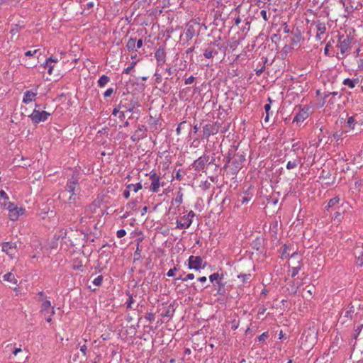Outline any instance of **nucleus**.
<instances>
[{
    "label": "nucleus",
    "instance_id": "obj_1",
    "mask_svg": "<svg viewBox=\"0 0 363 363\" xmlns=\"http://www.w3.org/2000/svg\"><path fill=\"white\" fill-rule=\"evenodd\" d=\"M79 180V173L73 172L71 177L68 178L67 181L65 189L59 193L58 199L66 203H74L80 191Z\"/></svg>",
    "mask_w": 363,
    "mask_h": 363
},
{
    "label": "nucleus",
    "instance_id": "obj_2",
    "mask_svg": "<svg viewBox=\"0 0 363 363\" xmlns=\"http://www.w3.org/2000/svg\"><path fill=\"white\" fill-rule=\"evenodd\" d=\"M140 106V104L139 102L133 98L123 99L118 104V108H121L124 112L131 113V116L129 117V119L134 118L138 119L139 118L140 114V111L139 110Z\"/></svg>",
    "mask_w": 363,
    "mask_h": 363
},
{
    "label": "nucleus",
    "instance_id": "obj_3",
    "mask_svg": "<svg viewBox=\"0 0 363 363\" xmlns=\"http://www.w3.org/2000/svg\"><path fill=\"white\" fill-rule=\"evenodd\" d=\"M352 40L353 38L350 35H338L337 47L340 50L342 55H345L351 48Z\"/></svg>",
    "mask_w": 363,
    "mask_h": 363
},
{
    "label": "nucleus",
    "instance_id": "obj_4",
    "mask_svg": "<svg viewBox=\"0 0 363 363\" xmlns=\"http://www.w3.org/2000/svg\"><path fill=\"white\" fill-rule=\"evenodd\" d=\"M245 160V156L241 154L233 155L231 164L229 166V170L232 175H236L242 167V163Z\"/></svg>",
    "mask_w": 363,
    "mask_h": 363
},
{
    "label": "nucleus",
    "instance_id": "obj_5",
    "mask_svg": "<svg viewBox=\"0 0 363 363\" xmlns=\"http://www.w3.org/2000/svg\"><path fill=\"white\" fill-rule=\"evenodd\" d=\"M50 116L49 112L45 111H40L39 109H34L32 113L29 116L31 121L34 124H38L40 122H45Z\"/></svg>",
    "mask_w": 363,
    "mask_h": 363
},
{
    "label": "nucleus",
    "instance_id": "obj_6",
    "mask_svg": "<svg viewBox=\"0 0 363 363\" xmlns=\"http://www.w3.org/2000/svg\"><path fill=\"white\" fill-rule=\"evenodd\" d=\"M7 210L9 211V217L11 220H17L20 216L24 214L25 209L18 208L13 203H8Z\"/></svg>",
    "mask_w": 363,
    "mask_h": 363
},
{
    "label": "nucleus",
    "instance_id": "obj_7",
    "mask_svg": "<svg viewBox=\"0 0 363 363\" xmlns=\"http://www.w3.org/2000/svg\"><path fill=\"white\" fill-rule=\"evenodd\" d=\"M205 264L202 258L199 256L191 255L188 259V267L190 269L199 270L204 269Z\"/></svg>",
    "mask_w": 363,
    "mask_h": 363
},
{
    "label": "nucleus",
    "instance_id": "obj_8",
    "mask_svg": "<svg viewBox=\"0 0 363 363\" xmlns=\"http://www.w3.org/2000/svg\"><path fill=\"white\" fill-rule=\"evenodd\" d=\"M195 216V213L190 211L189 213L182 218V220H177V228L186 229L190 227L192 223V218Z\"/></svg>",
    "mask_w": 363,
    "mask_h": 363
},
{
    "label": "nucleus",
    "instance_id": "obj_9",
    "mask_svg": "<svg viewBox=\"0 0 363 363\" xmlns=\"http://www.w3.org/2000/svg\"><path fill=\"white\" fill-rule=\"evenodd\" d=\"M150 179L151 181V184L149 188L150 191L152 193H157L160 187L163 186V183L161 184L160 182V177L157 175L155 172L152 171L150 173Z\"/></svg>",
    "mask_w": 363,
    "mask_h": 363
},
{
    "label": "nucleus",
    "instance_id": "obj_10",
    "mask_svg": "<svg viewBox=\"0 0 363 363\" xmlns=\"http://www.w3.org/2000/svg\"><path fill=\"white\" fill-rule=\"evenodd\" d=\"M208 160L209 157L207 155L203 154L194 162L192 167L194 168L195 171L203 172L206 169V164H208Z\"/></svg>",
    "mask_w": 363,
    "mask_h": 363
},
{
    "label": "nucleus",
    "instance_id": "obj_11",
    "mask_svg": "<svg viewBox=\"0 0 363 363\" xmlns=\"http://www.w3.org/2000/svg\"><path fill=\"white\" fill-rule=\"evenodd\" d=\"M2 251L6 253L11 258H13L17 252V243L11 242L2 243Z\"/></svg>",
    "mask_w": 363,
    "mask_h": 363
},
{
    "label": "nucleus",
    "instance_id": "obj_12",
    "mask_svg": "<svg viewBox=\"0 0 363 363\" xmlns=\"http://www.w3.org/2000/svg\"><path fill=\"white\" fill-rule=\"evenodd\" d=\"M216 46L219 47L217 41L211 42L203 49V55L206 58L210 59L218 55V51L216 50Z\"/></svg>",
    "mask_w": 363,
    "mask_h": 363
},
{
    "label": "nucleus",
    "instance_id": "obj_13",
    "mask_svg": "<svg viewBox=\"0 0 363 363\" xmlns=\"http://www.w3.org/2000/svg\"><path fill=\"white\" fill-rule=\"evenodd\" d=\"M309 109L310 108L307 106H304L303 108H301L299 110V111L296 114L295 117L293 119V122L298 123L306 120L309 116Z\"/></svg>",
    "mask_w": 363,
    "mask_h": 363
},
{
    "label": "nucleus",
    "instance_id": "obj_14",
    "mask_svg": "<svg viewBox=\"0 0 363 363\" xmlns=\"http://www.w3.org/2000/svg\"><path fill=\"white\" fill-rule=\"evenodd\" d=\"M155 57L158 66L162 65L165 62L166 54L164 48L160 47L155 53Z\"/></svg>",
    "mask_w": 363,
    "mask_h": 363
},
{
    "label": "nucleus",
    "instance_id": "obj_15",
    "mask_svg": "<svg viewBox=\"0 0 363 363\" xmlns=\"http://www.w3.org/2000/svg\"><path fill=\"white\" fill-rule=\"evenodd\" d=\"M315 25L317 30L315 38L318 40H320L322 39V35L326 31L325 23L318 21L315 22Z\"/></svg>",
    "mask_w": 363,
    "mask_h": 363
},
{
    "label": "nucleus",
    "instance_id": "obj_16",
    "mask_svg": "<svg viewBox=\"0 0 363 363\" xmlns=\"http://www.w3.org/2000/svg\"><path fill=\"white\" fill-rule=\"evenodd\" d=\"M196 34V29L194 28V26L192 24H187L186 31L184 33V37L186 40V41H189L193 38V37Z\"/></svg>",
    "mask_w": 363,
    "mask_h": 363
},
{
    "label": "nucleus",
    "instance_id": "obj_17",
    "mask_svg": "<svg viewBox=\"0 0 363 363\" xmlns=\"http://www.w3.org/2000/svg\"><path fill=\"white\" fill-rule=\"evenodd\" d=\"M37 96V92H33L30 90H27L24 92L23 102L24 104H29L32 102L35 97Z\"/></svg>",
    "mask_w": 363,
    "mask_h": 363
},
{
    "label": "nucleus",
    "instance_id": "obj_18",
    "mask_svg": "<svg viewBox=\"0 0 363 363\" xmlns=\"http://www.w3.org/2000/svg\"><path fill=\"white\" fill-rule=\"evenodd\" d=\"M203 132L204 137L208 138L210 135L216 134L217 130H215L212 125L206 124L203 128Z\"/></svg>",
    "mask_w": 363,
    "mask_h": 363
},
{
    "label": "nucleus",
    "instance_id": "obj_19",
    "mask_svg": "<svg viewBox=\"0 0 363 363\" xmlns=\"http://www.w3.org/2000/svg\"><path fill=\"white\" fill-rule=\"evenodd\" d=\"M298 164H301V158L298 156H296V157L293 160H290L286 164V169H292L296 168Z\"/></svg>",
    "mask_w": 363,
    "mask_h": 363
},
{
    "label": "nucleus",
    "instance_id": "obj_20",
    "mask_svg": "<svg viewBox=\"0 0 363 363\" xmlns=\"http://www.w3.org/2000/svg\"><path fill=\"white\" fill-rule=\"evenodd\" d=\"M216 286V295H224L225 294V284L222 280L219 281L217 284H214Z\"/></svg>",
    "mask_w": 363,
    "mask_h": 363
},
{
    "label": "nucleus",
    "instance_id": "obj_21",
    "mask_svg": "<svg viewBox=\"0 0 363 363\" xmlns=\"http://www.w3.org/2000/svg\"><path fill=\"white\" fill-rule=\"evenodd\" d=\"M359 80L358 78L355 79H345L342 82V84L349 86L350 89H353L355 87L356 84L359 83Z\"/></svg>",
    "mask_w": 363,
    "mask_h": 363
},
{
    "label": "nucleus",
    "instance_id": "obj_22",
    "mask_svg": "<svg viewBox=\"0 0 363 363\" xmlns=\"http://www.w3.org/2000/svg\"><path fill=\"white\" fill-rule=\"evenodd\" d=\"M3 280L6 281L11 282L12 284H16L17 279H16L14 274L12 272H8L3 276Z\"/></svg>",
    "mask_w": 363,
    "mask_h": 363
},
{
    "label": "nucleus",
    "instance_id": "obj_23",
    "mask_svg": "<svg viewBox=\"0 0 363 363\" xmlns=\"http://www.w3.org/2000/svg\"><path fill=\"white\" fill-rule=\"evenodd\" d=\"M110 82V77L104 74L100 77L99 79L97 84L98 86L101 88L104 87L108 82Z\"/></svg>",
    "mask_w": 363,
    "mask_h": 363
},
{
    "label": "nucleus",
    "instance_id": "obj_24",
    "mask_svg": "<svg viewBox=\"0 0 363 363\" xmlns=\"http://www.w3.org/2000/svg\"><path fill=\"white\" fill-rule=\"evenodd\" d=\"M268 101H269V104H267L264 105V108L265 110V113H266V116H265V118H264V121L265 122H267L269 121V115L271 113H272V112L270 111L271 110V103L272 102V100L271 98H268Z\"/></svg>",
    "mask_w": 363,
    "mask_h": 363
},
{
    "label": "nucleus",
    "instance_id": "obj_25",
    "mask_svg": "<svg viewBox=\"0 0 363 363\" xmlns=\"http://www.w3.org/2000/svg\"><path fill=\"white\" fill-rule=\"evenodd\" d=\"M354 254L355 255L356 257H357V259H358L357 264H359L360 266H362L363 264V262L360 258L363 255L362 250L360 247H356L354 250Z\"/></svg>",
    "mask_w": 363,
    "mask_h": 363
},
{
    "label": "nucleus",
    "instance_id": "obj_26",
    "mask_svg": "<svg viewBox=\"0 0 363 363\" xmlns=\"http://www.w3.org/2000/svg\"><path fill=\"white\" fill-rule=\"evenodd\" d=\"M135 43L136 39L135 38H130L126 44V48L128 51H134L135 50Z\"/></svg>",
    "mask_w": 363,
    "mask_h": 363
},
{
    "label": "nucleus",
    "instance_id": "obj_27",
    "mask_svg": "<svg viewBox=\"0 0 363 363\" xmlns=\"http://www.w3.org/2000/svg\"><path fill=\"white\" fill-rule=\"evenodd\" d=\"M340 201V198L338 196H335L329 200L328 205L325 206V210H328L329 208L333 207L336 204H337Z\"/></svg>",
    "mask_w": 363,
    "mask_h": 363
},
{
    "label": "nucleus",
    "instance_id": "obj_28",
    "mask_svg": "<svg viewBox=\"0 0 363 363\" xmlns=\"http://www.w3.org/2000/svg\"><path fill=\"white\" fill-rule=\"evenodd\" d=\"M209 280L214 284L222 280V277H220L218 273H213L209 276Z\"/></svg>",
    "mask_w": 363,
    "mask_h": 363
},
{
    "label": "nucleus",
    "instance_id": "obj_29",
    "mask_svg": "<svg viewBox=\"0 0 363 363\" xmlns=\"http://www.w3.org/2000/svg\"><path fill=\"white\" fill-rule=\"evenodd\" d=\"M143 188L142 184L140 182H138L135 184H130L127 185V189H130L134 191V192H138L139 190H140Z\"/></svg>",
    "mask_w": 363,
    "mask_h": 363
},
{
    "label": "nucleus",
    "instance_id": "obj_30",
    "mask_svg": "<svg viewBox=\"0 0 363 363\" xmlns=\"http://www.w3.org/2000/svg\"><path fill=\"white\" fill-rule=\"evenodd\" d=\"M51 307V303L48 300H45L43 301L41 306V312L44 313L45 315L46 314V312Z\"/></svg>",
    "mask_w": 363,
    "mask_h": 363
},
{
    "label": "nucleus",
    "instance_id": "obj_31",
    "mask_svg": "<svg viewBox=\"0 0 363 363\" xmlns=\"http://www.w3.org/2000/svg\"><path fill=\"white\" fill-rule=\"evenodd\" d=\"M146 136L147 135L138 134L136 132H135L134 135L130 137V139L133 142H137L141 139L145 138Z\"/></svg>",
    "mask_w": 363,
    "mask_h": 363
},
{
    "label": "nucleus",
    "instance_id": "obj_32",
    "mask_svg": "<svg viewBox=\"0 0 363 363\" xmlns=\"http://www.w3.org/2000/svg\"><path fill=\"white\" fill-rule=\"evenodd\" d=\"M140 253H141V248L140 247L139 244H138L136 250L135 251L134 255H133V256H134V262L140 259V258H141Z\"/></svg>",
    "mask_w": 363,
    "mask_h": 363
},
{
    "label": "nucleus",
    "instance_id": "obj_33",
    "mask_svg": "<svg viewBox=\"0 0 363 363\" xmlns=\"http://www.w3.org/2000/svg\"><path fill=\"white\" fill-rule=\"evenodd\" d=\"M251 277L250 274H241L238 276V278L241 279L242 283H247L248 282L249 279Z\"/></svg>",
    "mask_w": 363,
    "mask_h": 363
},
{
    "label": "nucleus",
    "instance_id": "obj_34",
    "mask_svg": "<svg viewBox=\"0 0 363 363\" xmlns=\"http://www.w3.org/2000/svg\"><path fill=\"white\" fill-rule=\"evenodd\" d=\"M232 150H229L228 153V156H226L225 157V164H224V167L223 168L224 169H227L228 167L229 168V164L230 163V161H231V155H232Z\"/></svg>",
    "mask_w": 363,
    "mask_h": 363
},
{
    "label": "nucleus",
    "instance_id": "obj_35",
    "mask_svg": "<svg viewBox=\"0 0 363 363\" xmlns=\"http://www.w3.org/2000/svg\"><path fill=\"white\" fill-rule=\"evenodd\" d=\"M174 201L178 205L181 204L183 201V194L179 191L177 194L176 198L174 199Z\"/></svg>",
    "mask_w": 363,
    "mask_h": 363
},
{
    "label": "nucleus",
    "instance_id": "obj_36",
    "mask_svg": "<svg viewBox=\"0 0 363 363\" xmlns=\"http://www.w3.org/2000/svg\"><path fill=\"white\" fill-rule=\"evenodd\" d=\"M128 296V301H126V306H127V308L128 309H131L132 308V304L134 303V299H133V295L132 294H130L129 293L127 294Z\"/></svg>",
    "mask_w": 363,
    "mask_h": 363
},
{
    "label": "nucleus",
    "instance_id": "obj_37",
    "mask_svg": "<svg viewBox=\"0 0 363 363\" xmlns=\"http://www.w3.org/2000/svg\"><path fill=\"white\" fill-rule=\"evenodd\" d=\"M111 245H109V244H105V245H104L101 247V250H102L101 254L107 253V254L108 255V254L112 253V252L110 250V248H111Z\"/></svg>",
    "mask_w": 363,
    "mask_h": 363
},
{
    "label": "nucleus",
    "instance_id": "obj_38",
    "mask_svg": "<svg viewBox=\"0 0 363 363\" xmlns=\"http://www.w3.org/2000/svg\"><path fill=\"white\" fill-rule=\"evenodd\" d=\"M135 132L138 133V134H143V135H146V132H147V128H145V125H140L138 127V129L135 130Z\"/></svg>",
    "mask_w": 363,
    "mask_h": 363
},
{
    "label": "nucleus",
    "instance_id": "obj_39",
    "mask_svg": "<svg viewBox=\"0 0 363 363\" xmlns=\"http://www.w3.org/2000/svg\"><path fill=\"white\" fill-rule=\"evenodd\" d=\"M220 160V157H213L211 160H208V164H214L216 167H219L220 164L218 161Z\"/></svg>",
    "mask_w": 363,
    "mask_h": 363
},
{
    "label": "nucleus",
    "instance_id": "obj_40",
    "mask_svg": "<svg viewBox=\"0 0 363 363\" xmlns=\"http://www.w3.org/2000/svg\"><path fill=\"white\" fill-rule=\"evenodd\" d=\"M267 62V59L264 58V60H263V64H265ZM265 69V66L263 65L259 69H256L255 72L257 76H260L261 74L264 72Z\"/></svg>",
    "mask_w": 363,
    "mask_h": 363
},
{
    "label": "nucleus",
    "instance_id": "obj_41",
    "mask_svg": "<svg viewBox=\"0 0 363 363\" xmlns=\"http://www.w3.org/2000/svg\"><path fill=\"white\" fill-rule=\"evenodd\" d=\"M102 281H103V276L99 275L93 280L92 283L96 286H100L102 283Z\"/></svg>",
    "mask_w": 363,
    "mask_h": 363
},
{
    "label": "nucleus",
    "instance_id": "obj_42",
    "mask_svg": "<svg viewBox=\"0 0 363 363\" xmlns=\"http://www.w3.org/2000/svg\"><path fill=\"white\" fill-rule=\"evenodd\" d=\"M347 123V125L350 128H351V129L354 128L355 121H354V117H352V116L349 117Z\"/></svg>",
    "mask_w": 363,
    "mask_h": 363
},
{
    "label": "nucleus",
    "instance_id": "obj_43",
    "mask_svg": "<svg viewBox=\"0 0 363 363\" xmlns=\"http://www.w3.org/2000/svg\"><path fill=\"white\" fill-rule=\"evenodd\" d=\"M301 266L298 265V267H294L291 268V277H294L296 276L298 273V272L301 270Z\"/></svg>",
    "mask_w": 363,
    "mask_h": 363
},
{
    "label": "nucleus",
    "instance_id": "obj_44",
    "mask_svg": "<svg viewBox=\"0 0 363 363\" xmlns=\"http://www.w3.org/2000/svg\"><path fill=\"white\" fill-rule=\"evenodd\" d=\"M115 91V89L112 87L108 88L104 93V97L107 98L111 96Z\"/></svg>",
    "mask_w": 363,
    "mask_h": 363
},
{
    "label": "nucleus",
    "instance_id": "obj_45",
    "mask_svg": "<svg viewBox=\"0 0 363 363\" xmlns=\"http://www.w3.org/2000/svg\"><path fill=\"white\" fill-rule=\"evenodd\" d=\"M332 43H334V40H330L327 43L325 47V49H324V53L325 55H329V49L330 48L332 47Z\"/></svg>",
    "mask_w": 363,
    "mask_h": 363
},
{
    "label": "nucleus",
    "instance_id": "obj_46",
    "mask_svg": "<svg viewBox=\"0 0 363 363\" xmlns=\"http://www.w3.org/2000/svg\"><path fill=\"white\" fill-rule=\"evenodd\" d=\"M135 65L136 63L135 62H133L129 67L123 69V73L126 74H130L131 69L135 67Z\"/></svg>",
    "mask_w": 363,
    "mask_h": 363
},
{
    "label": "nucleus",
    "instance_id": "obj_47",
    "mask_svg": "<svg viewBox=\"0 0 363 363\" xmlns=\"http://www.w3.org/2000/svg\"><path fill=\"white\" fill-rule=\"evenodd\" d=\"M260 15L265 21H267L270 16V14H268L265 10H262L260 11Z\"/></svg>",
    "mask_w": 363,
    "mask_h": 363
},
{
    "label": "nucleus",
    "instance_id": "obj_48",
    "mask_svg": "<svg viewBox=\"0 0 363 363\" xmlns=\"http://www.w3.org/2000/svg\"><path fill=\"white\" fill-rule=\"evenodd\" d=\"M252 198V196H250L249 194H245L241 198L242 204L247 203Z\"/></svg>",
    "mask_w": 363,
    "mask_h": 363
},
{
    "label": "nucleus",
    "instance_id": "obj_49",
    "mask_svg": "<svg viewBox=\"0 0 363 363\" xmlns=\"http://www.w3.org/2000/svg\"><path fill=\"white\" fill-rule=\"evenodd\" d=\"M39 52H40V50H28L25 52V55L26 57H31V56L35 55Z\"/></svg>",
    "mask_w": 363,
    "mask_h": 363
},
{
    "label": "nucleus",
    "instance_id": "obj_50",
    "mask_svg": "<svg viewBox=\"0 0 363 363\" xmlns=\"http://www.w3.org/2000/svg\"><path fill=\"white\" fill-rule=\"evenodd\" d=\"M121 111V108H118V104L115 106V107L113 109L112 115L114 116H117L119 113Z\"/></svg>",
    "mask_w": 363,
    "mask_h": 363
},
{
    "label": "nucleus",
    "instance_id": "obj_51",
    "mask_svg": "<svg viewBox=\"0 0 363 363\" xmlns=\"http://www.w3.org/2000/svg\"><path fill=\"white\" fill-rule=\"evenodd\" d=\"M126 235V231L124 229H120L117 231L116 235L118 238H121Z\"/></svg>",
    "mask_w": 363,
    "mask_h": 363
},
{
    "label": "nucleus",
    "instance_id": "obj_52",
    "mask_svg": "<svg viewBox=\"0 0 363 363\" xmlns=\"http://www.w3.org/2000/svg\"><path fill=\"white\" fill-rule=\"evenodd\" d=\"M268 336H269L268 333L264 332L258 337V340L259 342L264 341L268 337Z\"/></svg>",
    "mask_w": 363,
    "mask_h": 363
},
{
    "label": "nucleus",
    "instance_id": "obj_53",
    "mask_svg": "<svg viewBox=\"0 0 363 363\" xmlns=\"http://www.w3.org/2000/svg\"><path fill=\"white\" fill-rule=\"evenodd\" d=\"M137 201H130L127 203V208L133 210L137 206Z\"/></svg>",
    "mask_w": 363,
    "mask_h": 363
},
{
    "label": "nucleus",
    "instance_id": "obj_54",
    "mask_svg": "<svg viewBox=\"0 0 363 363\" xmlns=\"http://www.w3.org/2000/svg\"><path fill=\"white\" fill-rule=\"evenodd\" d=\"M0 199H1L3 200H9V199L7 194L4 190L0 191Z\"/></svg>",
    "mask_w": 363,
    "mask_h": 363
},
{
    "label": "nucleus",
    "instance_id": "obj_55",
    "mask_svg": "<svg viewBox=\"0 0 363 363\" xmlns=\"http://www.w3.org/2000/svg\"><path fill=\"white\" fill-rule=\"evenodd\" d=\"M195 81V77L194 76H190L187 79H185V84H191L194 83Z\"/></svg>",
    "mask_w": 363,
    "mask_h": 363
},
{
    "label": "nucleus",
    "instance_id": "obj_56",
    "mask_svg": "<svg viewBox=\"0 0 363 363\" xmlns=\"http://www.w3.org/2000/svg\"><path fill=\"white\" fill-rule=\"evenodd\" d=\"M194 279V275L192 273L188 274L185 277L182 279V281H186L188 280H192Z\"/></svg>",
    "mask_w": 363,
    "mask_h": 363
},
{
    "label": "nucleus",
    "instance_id": "obj_57",
    "mask_svg": "<svg viewBox=\"0 0 363 363\" xmlns=\"http://www.w3.org/2000/svg\"><path fill=\"white\" fill-rule=\"evenodd\" d=\"M177 270L176 267H174L173 269H170L167 273V275L169 277H174L175 274V272Z\"/></svg>",
    "mask_w": 363,
    "mask_h": 363
},
{
    "label": "nucleus",
    "instance_id": "obj_58",
    "mask_svg": "<svg viewBox=\"0 0 363 363\" xmlns=\"http://www.w3.org/2000/svg\"><path fill=\"white\" fill-rule=\"evenodd\" d=\"M74 262H77V264H74L73 266H72V268L74 269H79L80 267H82V261H74Z\"/></svg>",
    "mask_w": 363,
    "mask_h": 363
},
{
    "label": "nucleus",
    "instance_id": "obj_59",
    "mask_svg": "<svg viewBox=\"0 0 363 363\" xmlns=\"http://www.w3.org/2000/svg\"><path fill=\"white\" fill-rule=\"evenodd\" d=\"M155 82L156 83H161L162 81V75L160 74H158V73H155Z\"/></svg>",
    "mask_w": 363,
    "mask_h": 363
},
{
    "label": "nucleus",
    "instance_id": "obj_60",
    "mask_svg": "<svg viewBox=\"0 0 363 363\" xmlns=\"http://www.w3.org/2000/svg\"><path fill=\"white\" fill-rule=\"evenodd\" d=\"M130 189H127V188L124 190L123 195L125 199H127L129 198V196H130Z\"/></svg>",
    "mask_w": 363,
    "mask_h": 363
},
{
    "label": "nucleus",
    "instance_id": "obj_61",
    "mask_svg": "<svg viewBox=\"0 0 363 363\" xmlns=\"http://www.w3.org/2000/svg\"><path fill=\"white\" fill-rule=\"evenodd\" d=\"M363 328V325H360L359 326H357V328L355 329V332H356V335L354 336V338L356 339L357 337V336L359 335V334L360 333L362 329Z\"/></svg>",
    "mask_w": 363,
    "mask_h": 363
},
{
    "label": "nucleus",
    "instance_id": "obj_62",
    "mask_svg": "<svg viewBox=\"0 0 363 363\" xmlns=\"http://www.w3.org/2000/svg\"><path fill=\"white\" fill-rule=\"evenodd\" d=\"M48 62H50V63H56L58 62V59L56 57L50 56L48 58Z\"/></svg>",
    "mask_w": 363,
    "mask_h": 363
},
{
    "label": "nucleus",
    "instance_id": "obj_63",
    "mask_svg": "<svg viewBox=\"0 0 363 363\" xmlns=\"http://www.w3.org/2000/svg\"><path fill=\"white\" fill-rule=\"evenodd\" d=\"M118 117V118L121 120V121H124L125 118V112L123 110H121V111L119 113V114L117 116Z\"/></svg>",
    "mask_w": 363,
    "mask_h": 363
},
{
    "label": "nucleus",
    "instance_id": "obj_64",
    "mask_svg": "<svg viewBox=\"0 0 363 363\" xmlns=\"http://www.w3.org/2000/svg\"><path fill=\"white\" fill-rule=\"evenodd\" d=\"M8 203H12L9 201V200H4V201L0 202L1 206H3L6 209H7Z\"/></svg>",
    "mask_w": 363,
    "mask_h": 363
}]
</instances>
